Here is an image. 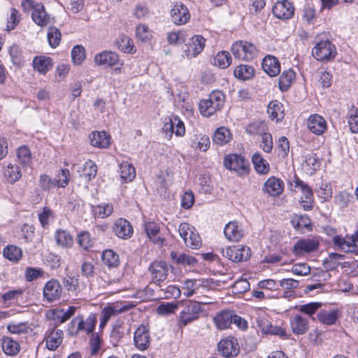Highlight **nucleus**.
Masks as SVG:
<instances>
[{"label":"nucleus","mask_w":358,"mask_h":358,"mask_svg":"<svg viewBox=\"0 0 358 358\" xmlns=\"http://www.w3.org/2000/svg\"><path fill=\"white\" fill-rule=\"evenodd\" d=\"M225 168L234 171L238 177H245L250 171V164L244 157L237 154H229L224 159Z\"/></svg>","instance_id":"1"},{"label":"nucleus","mask_w":358,"mask_h":358,"mask_svg":"<svg viewBox=\"0 0 358 358\" xmlns=\"http://www.w3.org/2000/svg\"><path fill=\"white\" fill-rule=\"evenodd\" d=\"M133 307L134 305L131 302L116 301L109 303L101 312L100 327H105L111 317L126 313Z\"/></svg>","instance_id":"2"},{"label":"nucleus","mask_w":358,"mask_h":358,"mask_svg":"<svg viewBox=\"0 0 358 358\" xmlns=\"http://www.w3.org/2000/svg\"><path fill=\"white\" fill-rule=\"evenodd\" d=\"M203 311L201 304L196 301H189L180 313L178 326L182 328L198 320Z\"/></svg>","instance_id":"3"},{"label":"nucleus","mask_w":358,"mask_h":358,"mask_svg":"<svg viewBox=\"0 0 358 358\" xmlns=\"http://www.w3.org/2000/svg\"><path fill=\"white\" fill-rule=\"evenodd\" d=\"M289 188L294 192L302 194L300 203L305 210H310L313 208V192L311 189L302 180H289Z\"/></svg>","instance_id":"4"},{"label":"nucleus","mask_w":358,"mask_h":358,"mask_svg":"<svg viewBox=\"0 0 358 358\" xmlns=\"http://www.w3.org/2000/svg\"><path fill=\"white\" fill-rule=\"evenodd\" d=\"M181 238L185 245L192 249H197L201 245V239L196 229L189 223H181L178 228Z\"/></svg>","instance_id":"5"},{"label":"nucleus","mask_w":358,"mask_h":358,"mask_svg":"<svg viewBox=\"0 0 358 358\" xmlns=\"http://www.w3.org/2000/svg\"><path fill=\"white\" fill-rule=\"evenodd\" d=\"M231 50L236 58L246 61L252 59L257 52L255 45L243 41L235 42Z\"/></svg>","instance_id":"6"},{"label":"nucleus","mask_w":358,"mask_h":358,"mask_svg":"<svg viewBox=\"0 0 358 358\" xmlns=\"http://www.w3.org/2000/svg\"><path fill=\"white\" fill-rule=\"evenodd\" d=\"M96 323L94 315H90L85 320L80 315L76 316L71 322L69 331L71 335H77L80 331L90 334L93 331Z\"/></svg>","instance_id":"7"},{"label":"nucleus","mask_w":358,"mask_h":358,"mask_svg":"<svg viewBox=\"0 0 358 358\" xmlns=\"http://www.w3.org/2000/svg\"><path fill=\"white\" fill-rule=\"evenodd\" d=\"M312 55L317 60L328 61L335 57L336 48L329 41H322L313 48Z\"/></svg>","instance_id":"8"},{"label":"nucleus","mask_w":358,"mask_h":358,"mask_svg":"<svg viewBox=\"0 0 358 358\" xmlns=\"http://www.w3.org/2000/svg\"><path fill=\"white\" fill-rule=\"evenodd\" d=\"M222 255L234 262L247 261L250 256L249 247L243 245L229 246L222 249Z\"/></svg>","instance_id":"9"},{"label":"nucleus","mask_w":358,"mask_h":358,"mask_svg":"<svg viewBox=\"0 0 358 358\" xmlns=\"http://www.w3.org/2000/svg\"><path fill=\"white\" fill-rule=\"evenodd\" d=\"M162 129L168 139H171L173 134L180 137L185 134V124L178 116L169 117L164 122Z\"/></svg>","instance_id":"10"},{"label":"nucleus","mask_w":358,"mask_h":358,"mask_svg":"<svg viewBox=\"0 0 358 358\" xmlns=\"http://www.w3.org/2000/svg\"><path fill=\"white\" fill-rule=\"evenodd\" d=\"M218 351L227 358L236 357L240 352V347L238 340L234 337H227L222 339L217 345Z\"/></svg>","instance_id":"11"},{"label":"nucleus","mask_w":358,"mask_h":358,"mask_svg":"<svg viewBox=\"0 0 358 358\" xmlns=\"http://www.w3.org/2000/svg\"><path fill=\"white\" fill-rule=\"evenodd\" d=\"M333 243L343 252L358 255V244L356 242L354 234L352 236L347 235L345 237L335 236L333 238Z\"/></svg>","instance_id":"12"},{"label":"nucleus","mask_w":358,"mask_h":358,"mask_svg":"<svg viewBox=\"0 0 358 358\" xmlns=\"http://www.w3.org/2000/svg\"><path fill=\"white\" fill-rule=\"evenodd\" d=\"M319 245V241L316 238H302L294 244L292 252L296 256H302L304 254L316 251Z\"/></svg>","instance_id":"13"},{"label":"nucleus","mask_w":358,"mask_h":358,"mask_svg":"<svg viewBox=\"0 0 358 358\" xmlns=\"http://www.w3.org/2000/svg\"><path fill=\"white\" fill-rule=\"evenodd\" d=\"M149 271L150 272L152 282L159 285L167 278L169 268L166 262L155 261L149 266Z\"/></svg>","instance_id":"14"},{"label":"nucleus","mask_w":358,"mask_h":358,"mask_svg":"<svg viewBox=\"0 0 358 358\" xmlns=\"http://www.w3.org/2000/svg\"><path fill=\"white\" fill-rule=\"evenodd\" d=\"M206 40L201 36L196 35L192 36L185 50V56L187 59H192L199 55L205 47Z\"/></svg>","instance_id":"15"},{"label":"nucleus","mask_w":358,"mask_h":358,"mask_svg":"<svg viewBox=\"0 0 358 358\" xmlns=\"http://www.w3.org/2000/svg\"><path fill=\"white\" fill-rule=\"evenodd\" d=\"M191 15L188 8L182 3H176L171 10V21L177 25H182L189 22Z\"/></svg>","instance_id":"16"},{"label":"nucleus","mask_w":358,"mask_h":358,"mask_svg":"<svg viewBox=\"0 0 358 358\" xmlns=\"http://www.w3.org/2000/svg\"><path fill=\"white\" fill-rule=\"evenodd\" d=\"M62 292V287L57 280L48 281L43 287V297L48 302L58 300Z\"/></svg>","instance_id":"17"},{"label":"nucleus","mask_w":358,"mask_h":358,"mask_svg":"<svg viewBox=\"0 0 358 358\" xmlns=\"http://www.w3.org/2000/svg\"><path fill=\"white\" fill-rule=\"evenodd\" d=\"M134 342L139 350H146L150 343V336L148 327L142 324L134 332Z\"/></svg>","instance_id":"18"},{"label":"nucleus","mask_w":358,"mask_h":358,"mask_svg":"<svg viewBox=\"0 0 358 358\" xmlns=\"http://www.w3.org/2000/svg\"><path fill=\"white\" fill-rule=\"evenodd\" d=\"M244 233L242 224L237 221L228 222L224 229V236L230 241H239L244 236Z\"/></svg>","instance_id":"19"},{"label":"nucleus","mask_w":358,"mask_h":358,"mask_svg":"<svg viewBox=\"0 0 358 358\" xmlns=\"http://www.w3.org/2000/svg\"><path fill=\"white\" fill-rule=\"evenodd\" d=\"M294 7L287 0L278 1L273 7V13L278 19L287 20L294 14Z\"/></svg>","instance_id":"20"},{"label":"nucleus","mask_w":358,"mask_h":358,"mask_svg":"<svg viewBox=\"0 0 358 358\" xmlns=\"http://www.w3.org/2000/svg\"><path fill=\"white\" fill-rule=\"evenodd\" d=\"M307 124L310 131L316 135L324 134L327 128L325 119L318 114L311 115Z\"/></svg>","instance_id":"21"},{"label":"nucleus","mask_w":358,"mask_h":358,"mask_svg":"<svg viewBox=\"0 0 358 358\" xmlns=\"http://www.w3.org/2000/svg\"><path fill=\"white\" fill-rule=\"evenodd\" d=\"M144 229L149 239L153 243L159 245H164L165 239L159 235L160 227L157 223L151 221H145L144 223Z\"/></svg>","instance_id":"22"},{"label":"nucleus","mask_w":358,"mask_h":358,"mask_svg":"<svg viewBox=\"0 0 358 358\" xmlns=\"http://www.w3.org/2000/svg\"><path fill=\"white\" fill-rule=\"evenodd\" d=\"M94 62L98 66H112L119 64V57L114 52L103 51L95 55Z\"/></svg>","instance_id":"23"},{"label":"nucleus","mask_w":358,"mask_h":358,"mask_svg":"<svg viewBox=\"0 0 358 358\" xmlns=\"http://www.w3.org/2000/svg\"><path fill=\"white\" fill-rule=\"evenodd\" d=\"M113 231L117 237L127 239L131 236L133 229L127 220L120 218L114 223Z\"/></svg>","instance_id":"24"},{"label":"nucleus","mask_w":358,"mask_h":358,"mask_svg":"<svg viewBox=\"0 0 358 358\" xmlns=\"http://www.w3.org/2000/svg\"><path fill=\"white\" fill-rule=\"evenodd\" d=\"M290 326L293 333L296 335L306 334L309 328L306 318L300 315H294L290 318Z\"/></svg>","instance_id":"25"},{"label":"nucleus","mask_w":358,"mask_h":358,"mask_svg":"<svg viewBox=\"0 0 358 358\" xmlns=\"http://www.w3.org/2000/svg\"><path fill=\"white\" fill-rule=\"evenodd\" d=\"M90 144L96 148H106L110 144V136L105 131H93L89 136Z\"/></svg>","instance_id":"26"},{"label":"nucleus","mask_w":358,"mask_h":358,"mask_svg":"<svg viewBox=\"0 0 358 358\" xmlns=\"http://www.w3.org/2000/svg\"><path fill=\"white\" fill-rule=\"evenodd\" d=\"M264 71L271 77L276 76L280 72V65L276 57L268 55L262 61Z\"/></svg>","instance_id":"27"},{"label":"nucleus","mask_w":358,"mask_h":358,"mask_svg":"<svg viewBox=\"0 0 358 358\" xmlns=\"http://www.w3.org/2000/svg\"><path fill=\"white\" fill-rule=\"evenodd\" d=\"M233 316L234 311L224 310L217 313L213 320L217 329H226L233 323Z\"/></svg>","instance_id":"28"},{"label":"nucleus","mask_w":358,"mask_h":358,"mask_svg":"<svg viewBox=\"0 0 358 358\" xmlns=\"http://www.w3.org/2000/svg\"><path fill=\"white\" fill-rule=\"evenodd\" d=\"M33 21L38 26L44 27L50 23V17L45 10L42 3L36 6L31 14Z\"/></svg>","instance_id":"29"},{"label":"nucleus","mask_w":358,"mask_h":358,"mask_svg":"<svg viewBox=\"0 0 358 358\" xmlns=\"http://www.w3.org/2000/svg\"><path fill=\"white\" fill-rule=\"evenodd\" d=\"M267 113L273 120L281 121L285 116L284 106L282 103L277 100L272 101L268 105Z\"/></svg>","instance_id":"30"},{"label":"nucleus","mask_w":358,"mask_h":358,"mask_svg":"<svg viewBox=\"0 0 358 358\" xmlns=\"http://www.w3.org/2000/svg\"><path fill=\"white\" fill-rule=\"evenodd\" d=\"M63 331L60 329L52 330L46 338V347L50 350H55L62 343Z\"/></svg>","instance_id":"31"},{"label":"nucleus","mask_w":358,"mask_h":358,"mask_svg":"<svg viewBox=\"0 0 358 358\" xmlns=\"http://www.w3.org/2000/svg\"><path fill=\"white\" fill-rule=\"evenodd\" d=\"M338 317V311L336 310H321L317 313L316 317H313V320H317L326 325H333L336 322Z\"/></svg>","instance_id":"32"},{"label":"nucleus","mask_w":358,"mask_h":358,"mask_svg":"<svg viewBox=\"0 0 358 358\" xmlns=\"http://www.w3.org/2000/svg\"><path fill=\"white\" fill-rule=\"evenodd\" d=\"M101 259L103 264L109 268H117L120 265L119 255L110 249L103 251Z\"/></svg>","instance_id":"33"},{"label":"nucleus","mask_w":358,"mask_h":358,"mask_svg":"<svg viewBox=\"0 0 358 358\" xmlns=\"http://www.w3.org/2000/svg\"><path fill=\"white\" fill-rule=\"evenodd\" d=\"M231 134L230 131L224 127L217 129L213 136V142L218 145H224L230 142Z\"/></svg>","instance_id":"34"},{"label":"nucleus","mask_w":358,"mask_h":358,"mask_svg":"<svg viewBox=\"0 0 358 358\" xmlns=\"http://www.w3.org/2000/svg\"><path fill=\"white\" fill-rule=\"evenodd\" d=\"M3 351L7 355L15 356L20 350V344L10 337H4L1 343Z\"/></svg>","instance_id":"35"},{"label":"nucleus","mask_w":358,"mask_h":358,"mask_svg":"<svg viewBox=\"0 0 358 358\" xmlns=\"http://www.w3.org/2000/svg\"><path fill=\"white\" fill-rule=\"evenodd\" d=\"M214 101L209 97L207 99L201 100L199 103V110L201 114L205 117H210L217 111L220 110V107H216Z\"/></svg>","instance_id":"36"},{"label":"nucleus","mask_w":358,"mask_h":358,"mask_svg":"<svg viewBox=\"0 0 358 358\" xmlns=\"http://www.w3.org/2000/svg\"><path fill=\"white\" fill-rule=\"evenodd\" d=\"M34 68L40 73H46L52 66L51 59L45 56L36 57L33 61Z\"/></svg>","instance_id":"37"},{"label":"nucleus","mask_w":358,"mask_h":358,"mask_svg":"<svg viewBox=\"0 0 358 358\" xmlns=\"http://www.w3.org/2000/svg\"><path fill=\"white\" fill-rule=\"evenodd\" d=\"M284 189L283 180H266L264 189L271 196L280 195Z\"/></svg>","instance_id":"38"},{"label":"nucleus","mask_w":358,"mask_h":358,"mask_svg":"<svg viewBox=\"0 0 358 358\" xmlns=\"http://www.w3.org/2000/svg\"><path fill=\"white\" fill-rule=\"evenodd\" d=\"M252 161L255 171L260 174H266L269 171V164L262 156L257 152L252 157Z\"/></svg>","instance_id":"39"},{"label":"nucleus","mask_w":358,"mask_h":358,"mask_svg":"<svg viewBox=\"0 0 358 358\" xmlns=\"http://www.w3.org/2000/svg\"><path fill=\"white\" fill-rule=\"evenodd\" d=\"M294 78L295 73L293 70L289 69L283 71L278 80V85L280 90L282 92L287 91L289 88L291 83Z\"/></svg>","instance_id":"40"},{"label":"nucleus","mask_w":358,"mask_h":358,"mask_svg":"<svg viewBox=\"0 0 358 358\" xmlns=\"http://www.w3.org/2000/svg\"><path fill=\"white\" fill-rule=\"evenodd\" d=\"M9 55L13 65L17 67H21L24 64V57L23 56L22 51L18 45H12L9 50Z\"/></svg>","instance_id":"41"},{"label":"nucleus","mask_w":358,"mask_h":358,"mask_svg":"<svg viewBox=\"0 0 358 358\" xmlns=\"http://www.w3.org/2000/svg\"><path fill=\"white\" fill-rule=\"evenodd\" d=\"M345 256L343 255L331 253L329 255L328 257L324 260L323 265L326 269L332 271L338 267L341 264V261L343 260Z\"/></svg>","instance_id":"42"},{"label":"nucleus","mask_w":358,"mask_h":358,"mask_svg":"<svg viewBox=\"0 0 358 358\" xmlns=\"http://www.w3.org/2000/svg\"><path fill=\"white\" fill-rule=\"evenodd\" d=\"M55 238L57 243L63 248H70L73 243L72 236L65 230H57Z\"/></svg>","instance_id":"43"},{"label":"nucleus","mask_w":358,"mask_h":358,"mask_svg":"<svg viewBox=\"0 0 358 358\" xmlns=\"http://www.w3.org/2000/svg\"><path fill=\"white\" fill-rule=\"evenodd\" d=\"M234 76L240 80H249L254 76V69L246 64L239 65L234 69Z\"/></svg>","instance_id":"44"},{"label":"nucleus","mask_w":358,"mask_h":358,"mask_svg":"<svg viewBox=\"0 0 358 358\" xmlns=\"http://www.w3.org/2000/svg\"><path fill=\"white\" fill-rule=\"evenodd\" d=\"M119 173L121 179H134L136 169L133 164L123 162L119 165Z\"/></svg>","instance_id":"45"},{"label":"nucleus","mask_w":358,"mask_h":358,"mask_svg":"<svg viewBox=\"0 0 358 358\" xmlns=\"http://www.w3.org/2000/svg\"><path fill=\"white\" fill-rule=\"evenodd\" d=\"M350 130L353 134L358 133V110L352 106L347 114Z\"/></svg>","instance_id":"46"},{"label":"nucleus","mask_w":358,"mask_h":358,"mask_svg":"<svg viewBox=\"0 0 358 358\" xmlns=\"http://www.w3.org/2000/svg\"><path fill=\"white\" fill-rule=\"evenodd\" d=\"M171 257L176 264L181 265H194L196 259L187 254H178L176 252H171Z\"/></svg>","instance_id":"47"},{"label":"nucleus","mask_w":358,"mask_h":358,"mask_svg":"<svg viewBox=\"0 0 358 358\" xmlns=\"http://www.w3.org/2000/svg\"><path fill=\"white\" fill-rule=\"evenodd\" d=\"M5 258L12 262H17L22 257V250L15 245H8L3 249V252Z\"/></svg>","instance_id":"48"},{"label":"nucleus","mask_w":358,"mask_h":358,"mask_svg":"<svg viewBox=\"0 0 358 358\" xmlns=\"http://www.w3.org/2000/svg\"><path fill=\"white\" fill-rule=\"evenodd\" d=\"M17 156L19 163L24 166H29L31 163V155L27 146H21L18 148Z\"/></svg>","instance_id":"49"},{"label":"nucleus","mask_w":358,"mask_h":358,"mask_svg":"<svg viewBox=\"0 0 358 358\" xmlns=\"http://www.w3.org/2000/svg\"><path fill=\"white\" fill-rule=\"evenodd\" d=\"M92 210L96 217L104 218L110 216L113 213V207L111 204L102 203L93 206Z\"/></svg>","instance_id":"50"},{"label":"nucleus","mask_w":358,"mask_h":358,"mask_svg":"<svg viewBox=\"0 0 358 358\" xmlns=\"http://www.w3.org/2000/svg\"><path fill=\"white\" fill-rule=\"evenodd\" d=\"M97 166L92 160H88L83 165L81 171L80 177H83L87 179L94 178L96 176Z\"/></svg>","instance_id":"51"},{"label":"nucleus","mask_w":358,"mask_h":358,"mask_svg":"<svg viewBox=\"0 0 358 358\" xmlns=\"http://www.w3.org/2000/svg\"><path fill=\"white\" fill-rule=\"evenodd\" d=\"M178 308L176 302H163L157 308V313L161 315H169L174 313Z\"/></svg>","instance_id":"52"},{"label":"nucleus","mask_w":358,"mask_h":358,"mask_svg":"<svg viewBox=\"0 0 358 358\" xmlns=\"http://www.w3.org/2000/svg\"><path fill=\"white\" fill-rule=\"evenodd\" d=\"M48 41L52 48H56L59 45L61 41V32L55 27H50L48 31Z\"/></svg>","instance_id":"53"},{"label":"nucleus","mask_w":358,"mask_h":358,"mask_svg":"<svg viewBox=\"0 0 358 358\" xmlns=\"http://www.w3.org/2000/svg\"><path fill=\"white\" fill-rule=\"evenodd\" d=\"M231 63V58L228 52H218L215 57V64L220 69L227 68Z\"/></svg>","instance_id":"54"},{"label":"nucleus","mask_w":358,"mask_h":358,"mask_svg":"<svg viewBox=\"0 0 358 358\" xmlns=\"http://www.w3.org/2000/svg\"><path fill=\"white\" fill-rule=\"evenodd\" d=\"M322 303L320 302H311L304 305L296 306L301 313L308 315L313 317V315L321 308Z\"/></svg>","instance_id":"55"},{"label":"nucleus","mask_w":358,"mask_h":358,"mask_svg":"<svg viewBox=\"0 0 358 358\" xmlns=\"http://www.w3.org/2000/svg\"><path fill=\"white\" fill-rule=\"evenodd\" d=\"M78 243L84 250H89L93 245V241L90 237V234L87 231H81L78 235Z\"/></svg>","instance_id":"56"},{"label":"nucleus","mask_w":358,"mask_h":358,"mask_svg":"<svg viewBox=\"0 0 358 358\" xmlns=\"http://www.w3.org/2000/svg\"><path fill=\"white\" fill-rule=\"evenodd\" d=\"M210 141L208 136L201 135L192 142V146L201 152H206L210 147Z\"/></svg>","instance_id":"57"},{"label":"nucleus","mask_w":358,"mask_h":358,"mask_svg":"<svg viewBox=\"0 0 358 358\" xmlns=\"http://www.w3.org/2000/svg\"><path fill=\"white\" fill-rule=\"evenodd\" d=\"M118 48L126 53H132L134 46L133 45L132 40L127 36H123L117 41Z\"/></svg>","instance_id":"58"},{"label":"nucleus","mask_w":358,"mask_h":358,"mask_svg":"<svg viewBox=\"0 0 358 358\" xmlns=\"http://www.w3.org/2000/svg\"><path fill=\"white\" fill-rule=\"evenodd\" d=\"M201 285L199 280H186L184 282L183 289L185 290L184 292V295L187 297H190L193 296L195 293V290L199 287Z\"/></svg>","instance_id":"59"},{"label":"nucleus","mask_w":358,"mask_h":358,"mask_svg":"<svg viewBox=\"0 0 358 358\" xmlns=\"http://www.w3.org/2000/svg\"><path fill=\"white\" fill-rule=\"evenodd\" d=\"M73 62L76 64H80L85 58V50L82 45H76L71 51Z\"/></svg>","instance_id":"60"},{"label":"nucleus","mask_w":358,"mask_h":358,"mask_svg":"<svg viewBox=\"0 0 358 358\" xmlns=\"http://www.w3.org/2000/svg\"><path fill=\"white\" fill-rule=\"evenodd\" d=\"M76 310V308L75 306H69L66 310L64 309L57 310L55 315L60 322H64L74 315Z\"/></svg>","instance_id":"61"},{"label":"nucleus","mask_w":358,"mask_h":358,"mask_svg":"<svg viewBox=\"0 0 358 358\" xmlns=\"http://www.w3.org/2000/svg\"><path fill=\"white\" fill-rule=\"evenodd\" d=\"M311 268L306 263H298L292 266L291 271L296 275L305 276L310 273Z\"/></svg>","instance_id":"62"},{"label":"nucleus","mask_w":358,"mask_h":358,"mask_svg":"<svg viewBox=\"0 0 358 358\" xmlns=\"http://www.w3.org/2000/svg\"><path fill=\"white\" fill-rule=\"evenodd\" d=\"M79 279L78 276H68L64 278L63 284L69 292H76L78 289Z\"/></svg>","instance_id":"63"},{"label":"nucleus","mask_w":358,"mask_h":358,"mask_svg":"<svg viewBox=\"0 0 358 358\" xmlns=\"http://www.w3.org/2000/svg\"><path fill=\"white\" fill-rule=\"evenodd\" d=\"M8 330L11 334H21L27 333L29 330V327L27 323L21 322V323H10L7 327Z\"/></svg>","instance_id":"64"}]
</instances>
